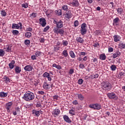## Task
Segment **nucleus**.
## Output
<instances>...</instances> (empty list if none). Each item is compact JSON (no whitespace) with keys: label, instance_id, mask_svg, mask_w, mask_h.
I'll return each mask as SVG.
<instances>
[{"label":"nucleus","instance_id":"1","mask_svg":"<svg viewBox=\"0 0 125 125\" xmlns=\"http://www.w3.org/2000/svg\"><path fill=\"white\" fill-rule=\"evenodd\" d=\"M22 98L25 101L30 102V101L35 99V94L31 91H27L22 97Z\"/></svg>","mask_w":125,"mask_h":125},{"label":"nucleus","instance_id":"2","mask_svg":"<svg viewBox=\"0 0 125 125\" xmlns=\"http://www.w3.org/2000/svg\"><path fill=\"white\" fill-rule=\"evenodd\" d=\"M102 87L104 90H111L112 89V84L108 82H104L101 83Z\"/></svg>","mask_w":125,"mask_h":125},{"label":"nucleus","instance_id":"3","mask_svg":"<svg viewBox=\"0 0 125 125\" xmlns=\"http://www.w3.org/2000/svg\"><path fill=\"white\" fill-rule=\"evenodd\" d=\"M80 32L82 36H84V35H85V34H86V24L85 23H83L81 25V29L80 30Z\"/></svg>","mask_w":125,"mask_h":125},{"label":"nucleus","instance_id":"4","mask_svg":"<svg viewBox=\"0 0 125 125\" xmlns=\"http://www.w3.org/2000/svg\"><path fill=\"white\" fill-rule=\"evenodd\" d=\"M106 95L109 99L118 100V96L116 95V93L114 92L108 93Z\"/></svg>","mask_w":125,"mask_h":125},{"label":"nucleus","instance_id":"5","mask_svg":"<svg viewBox=\"0 0 125 125\" xmlns=\"http://www.w3.org/2000/svg\"><path fill=\"white\" fill-rule=\"evenodd\" d=\"M89 107L93 110H100L102 107L101 105L98 104H89Z\"/></svg>","mask_w":125,"mask_h":125},{"label":"nucleus","instance_id":"6","mask_svg":"<svg viewBox=\"0 0 125 125\" xmlns=\"http://www.w3.org/2000/svg\"><path fill=\"white\" fill-rule=\"evenodd\" d=\"M53 23L57 25V27L56 28H58L59 29H61V28H62L63 26V21H62L61 20H60L59 21L54 20Z\"/></svg>","mask_w":125,"mask_h":125},{"label":"nucleus","instance_id":"7","mask_svg":"<svg viewBox=\"0 0 125 125\" xmlns=\"http://www.w3.org/2000/svg\"><path fill=\"white\" fill-rule=\"evenodd\" d=\"M54 32L56 34H60V35H64V30L63 29H60L58 28H54Z\"/></svg>","mask_w":125,"mask_h":125},{"label":"nucleus","instance_id":"8","mask_svg":"<svg viewBox=\"0 0 125 125\" xmlns=\"http://www.w3.org/2000/svg\"><path fill=\"white\" fill-rule=\"evenodd\" d=\"M22 29V23L21 22H19L17 23H12V29Z\"/></svg>","mask_w":125,"mask_h":125},{"label":"nucleus","instance_id":"9","mask_svg":"<svg viewBox=\"0 0 125 125\" xmlns=\"http://www.w3.org/2000/svg\"><path fill=\"white\" fill-rule=\"evenodd\" d=\"M42 76L43 78H47L48 79V81H49V82H51V80H52V79L51 78V77H52V76H50V74L47 73V72H44Z\"/></svg>","mask_w":125,"mask_h":125},{"label":"nucleus","instance_id":"10","mask_svg":"<svg viewBox=\"0 0 125 125\" xmlns=\"http://www.w3.org/2000/svg\"><path fill=\"white\" fill-rule=\"evenodd\" d=\"M40 24L42 27H45L46 26V20L45 19L42 18L39 19Z\"/></svg>","mask_w":125,"mask_h":125},{"label":"nucleus","instance_id":"11","mask_svg":"<svg viewBox=\"0 0 125 125\" xmlns=\"http://www.w3.org/2000/svg\"><path fill=\"white\" fill-rule=\"evenodd\" d=\"M52 114L53 116L54 117H56V116H58L59 114H60V110L58 109H55L53 110V111L52 112Z\"/></svg>","mask_w":125,"mask_h":125},{"label":"nucleus","instance_id":"12","mask_svg":"<svg viewBox=\"0 0 125 125\" xmlns=\"http://www.w3.org/2000/svg\"><path fill=\"white\" fill-rule=\"evenodd\" d=\"M24 70L26 71V72H31L33 70V66L30 65H26L24 68Z\"/></svg>","mask_w":125,"mask_h":125},{"label":"nucleus","instance_id":"13","mask_svg":"<svg viewBox=\"0 0 125 125\" xmlns=\"http://www.w3.org/2000/svg\"><path fill=\"white\" fill-rule=\"evenodd\" d=\"M12 102H10L8 103H7L6 105V109L7 111V112H8V113H9V112H10V108H11V106H12Z\"/></svg>","mask_w":125,"mask_h":125},{"label":"nucleus","instance_id":"14","mask_svg":"<svg viewBox=\"0 0 125 125\" xmlns=\"http://www.w3.org/2000/svg\"><path fill=\"white\" fill-rule=\"evenodd\" d=\"M63 118L64 121H65L66 123H67L68 124H70V123H72V121H71V119H70V118H69V116L67 115H64L63 116Z\"/></svg>","mask_w":125,"mask_h":125},{"label":"nucleus","instance_id":"15","mask_svg":"<svg viewBox=\"0 0 125 125\" xmlns=\"http://www.w3.org/2000/svg\"><path fill=\"white\" fill-rule=\"evenodd\" d=\"M50 87H52V85H50L49 84H47L46 82L44 83L43 84V88L44 89H49Z\"/></svg>","mask_w":125,"mask_h":125},{"label":"nucleus","instance_id":"16","mask_svg":"<svg viewBox=\"0 0 125 125\" xmlns=\"http://www.w3.org/2000/svg\"><path fill=\"white\" fill-rule=\"evenodd\" d=\"M114 41L115 42H118L121 40V37L119 35H115L113 36Z\"/></svg>","mask_w":125,"mask_h":125},{"label":"nucleus","instance_id":"17","mask_svg":"<svg viewBox=\"0 0 125 125\" xmlns=\"http://www.w3.org/2000/svg\"><path fill=\"white\" fill-rule=\"evenodd\" d=\"M41 113V111H37L35 109L32 110V114L36 117L40 116V113Z\"/></svg>","mask_w":125,"mask_h":125},{"label":"nucleus","instance_id":"18","mask_svg":"<svg viewBox=\"0 0 125 125\" xmlns=\"http://www.w3.org/2000/svg\"><path fill=\"white\" fill-rule=\"evenodd\" d=\"M121 55V53L119 51H116L115 53H113L112 55V57L114 59L119 57Z\"/></svg>","mask_w":125,"mask_h":125},{"label":"nucleus","instance_id":"19","mask_svg":"<svg viewBox=\"0 0 125 125\" xmlns=\"http://www.w3.org/2000/svg\"><path fill=\"white\" fill-rule=\"evenodd\" d=\"M119 22H120V19H119V18H116L113 20V24L115 26H117V25H119Z\"/></svg>","mask_w":125,"mask_h":125},{"label":"nucleus","instance_id":"20","mask_svg":"<svg viewBox=\"0 0 125 125\" xmlns=\"http://www.w3.org/2000/svg\"><path fill=\"white\" fill-rule=\"evenodd\" d=\"M64 15L65 18H67V19H70V18H72V16H73V14H72L71 13H69V12L66 13Z\"/></svg>","mask_w":125,"mask_h":125},{"label":"nucleus","instance_id":"21","mask_svg":"<svg viewBox=\"0 0 125 125\" xmlns=\"http://www.w3.org/2000/svg\"><path fill=\"white\" fill-rule=\"evenodd\" d=\"M15 71L16 74H20L21 71V67L19 66H16L15 68Z\"/></svg>","mask_w":125,"mask_h":125},{"label":"nucleus","instance_id":"22","mask_svg":"<svg viewBox=\"0 0 125 125\" xmlns=\"http://www.w3.org/2000/svg\"><path fill=\"white\" fill-rule=\"evenodd\" d=\"M70 4H72V5H73V6L78 7V6H79V3L77 0H74L72 2L70 3Z\"/></svg>","mask_w":125,"mask_h":125},{"label":"nucleus","instance_id":"23","mask_svg":"<svg viewBox=\"0 0 125 125\" xmlns=\"http://www.w3.org/2000/svg\"><path fill=\"white\" fill-rule=\"evenodd\" d=\"M76 41L77 42H80V43H83V42H84L83 41V39L82 37H77L76 38Z\"/></svg>","mask_w":125,"mask_h":125},{"label":"nucleus","instance_id":"24","mask_svg":"<svg viewBox=\"0 0 125 125\" xmlns=\"http://www.w3.org/2000/svg\"><path fill=\"white\" fill-rule=\"evenodd\" d=\"M14 64H15V61H12L11 62L9 63V68L10 69H13L14 68Z\"/></svg>","mask_w":125,"mask_h":125},{"label":"nucleus","instance_id":"25","mask_svg":"<svg viewBox=\"0 0 125 125\" xmlns=\"http://www.w3.org/2000/svg\"><path fill=\"white\" fill-rule=\"evenodd\" d=\"M6 96H7V93H5L4 92H0V97H1V98H4V97H6Z\"/></svg>","mask_w":125,"mask_h":125},{"label":"nucleus","instance_id":"26","mask_svg":"<svg viewBox=\"0 0 125 125\" xmlns=\"http://www.w3.org/2000/svg\"><path fill=\"white\" fill-rule=\"evenodd\" d=\"M32 37V33L30 32H27L25 33V37L27 38L28 39Z\"/></svg>","mask_w":125,"mask_h":125},{"label":"nucleus","instance_id":"27","mask_svg":"<svg viewBox=\"0 0 125 125\" xmlns=\"http://www.w3.org/2000/svg\"><path fill=\"white\" fill-rule=\"evenodd\" d=\"M3 79H4V81L6 83H10V79L6 77V76H4Z\"/></svg>","mask_w":125,"mask_h":125},{"label":"nucleus","instance_id":"28","mask_svg":"<svg viewBox=\"0 0 125 125\" xmlns=\"http://www.w3.org/2000/svg\"><path fill=\"white\" fill-rule=\"evenodd\" d=\"M69 55L71 58H76V55H75V53L73 51H69Z\"/></svg>","mask_w":125,"mask_h":125},{"label":"nucleus","instance_id":"29","mask_svg":"<svg viewBox=\"0 0 125 125\" xmlns=\"http://www.w3.org/2000/svg\"><path fill=\"white\" fill-rule=\"evenodd\" d=\"M0 14L3 17L6 16V12L4 10L0 11Z\"/></svg>","mask_w":125,"mask_h":125},{"label":"nucleus","instance_id":"30","mask_svg":"<svg viewBox=\"0 0 125 125\" xmlns=\"http://www.w3.org/2000/svg\"><path fill=\"white\" fill-rule=\"evenodd\" d=\"M5 54V52L2 49H0V57H2V56H4Z\"/></svg>","mask_w":125,"mask_h":125},{"label":"nucleus","instance_id":"31","mask_svg":"<svg viewBox=\"0 0 125 125\" xmlns=\"http://www.w3.org/2000/svg\"><path fill=\"white\" fill-rule=\"evenodd\" d=\"M100 59L101 60H106V55L105 54H101L100 56Z\"/></svg>","mask_w":125,"mask_h":125},{"label":"nucleus","instance_id":"32","mask_svg":"<svg viewBox=\"0 0 125 125\" xmlns=\"http://www.w3.org/2000/svg\"><path fill=\"white\" fill-rule=\"evenodd\" d=\"M62 9L64 11H68L69 8H68V5H64L62 7Z\"/></svg>","mask_w":125,"mask_h":125},{"label":"nucleus","instance_id":"33","mask_svg":"<svg viewBox=\"0 0 125 125\" xmlns=\"http://www.w3.org/2000/svg\"><path fill=\"white\" fill-rule=\"evenodd\" d=\"M62 54L65 57H67V56L69 55L68 54V52H67L66 50H64L62 51Z\"/></svg>","mask_w":125,"mask_h":125},{"label":"nucleus","instance_id":"34","mask_svg":"<svg viewBox=\"0 0 125 125\" xmlns=\"http://www.w3.org/2000/svg\"><path fill=\"white\" fill-rule=\"evenodd\" d=\"M119 48H125V43H120L119 44Z\"/></svg>","mask_w":125,"mask_h":125},{"label":"nucleus","instance_id":"35","mask_svg":"<svg viewBox=\"0 0 125 125\" xmlns=\"http://www.w3.org/2000/svg\"><path fill=\"white\" fill-rule=\"evenodd\" d=\"M77 96L78 97V99L80 100H81V101H83V99L84 98L83 97V95L82 94H77Z\"/></svg>","mask_w":125,"mask_h":125},{"label":"nucleus","instance_id":"36","mask_svg":"<svg viewBox=\"0 0 125 125\" xmlns=\"http://www.w3.org/2000/svg\"><path fill=\"white\" fill-rule=\"evenodd\" d=\"M62 45H63V46H67V45H68V44H69V42L67 41L63 40V41H62Z\"/></svg>","mask_w":125,"mask_h":125},{"label":"nucleus","instance_id":"37","mask_svg":"<svg viewBox=\"0 0 125 125\" xmlns=\"http://www.w3.org/2000/svg\"><path fill=\"white\" fill-rule=\"evenodd\" d=\"M12 34L14 36H17V35H18V34H19V31L17 30H13L12 31Z\"/></svg>","mask_w":125,"mask_h":125},{"label":"nucleus","instance_id":"38","mask_svg":"<svg viewBox=\"0 0 125 125\" xmlns=\"http://www.w3.org/2000/svg\"><path fill=\"white\" fill-rule=\"evenodd\" d=\"M110 69H111L112 71H116V69H117V67L115 64H112L110 66Z\"/></svg>","mask_w":125,"mask_h":125},{"label":"nucleus","instance_id":"39","mask_svg":"<svg viewBox=\"0 0 125 125\" xmlns=\"http://www.w3.org/2000/svg\"><path fill=\"white\" fill-rule=\"evenodd\" d=\"M21 6L23 7L24 8H28L29 7V5L27 3H25L21 4Z\"/></svg>","mask_w":125,"mask_h":125},{"label":"nucleus","instance_id":"40","mask_svg":"<svg viewBox=\"0 0 125 125\" xmlns=\"http://www.w3.org/2000/svg\"><path fill=\"white\" fill-rule=\"evenodd\" d=\"M69 113L72 116H75V110L71 109V110H69Z\"/></svg>","mask_w":125,"mask_h":125},{"label":"nucleus","instance_id":"41","mask_svg":"<svg viewBox=\"0 0 125 125\" xmlns=\"http://www.w3.org/2000/svg\"><path fill=\"white\" fill-rule=\"evenodd\" d=\"M117 12H118V13H119L120 14H122V13H123V9H122V8H118L117 9Z\"/></svg>","mask_w":125,"mask_h":125},{"label":"nucleus","instance_id":"42","mask_svg":"<svg viewBox=\"0 0 125 125\" xmlns=\"http://www.w3.org/2000/svg\"><path fill=\"white\" fill-rule=\"evenodd\" d=\"M35 55L37 57H39V56H41V55H42V52L40 51H37L35 53Z\"/></svg>","mask_w":125,"mask_h":125},{"label":"nucleus","instance_id":"43","mask_svg":"<svg viewBox=\"0 0 125 125\" xmlns=\"http://www.w3.org/2000/svg\"><path fill=\"white\" fill-rule=\"evenodd\" d=\"M79 66L80 69H84L85 68V66L83 63H80Z\"/></svg>","mask_w":125,"mask_h":125},{"label":"nucleus","instance_id":"44","mask_svg":"<svg viewBox=\"0 0 125 125\" xmlns=\"http://www.w3.org/2000/svg\"><path fill=\"white\" fill-rule=\"evenodd\" d=\"M74 27H78L79 26V24H80V22L78 21H75L74 22Z\"/></svg>","mask_w":125,"mask_h":125},{"label":"nucleus","instance_id":"45","mask_svg":"<svg viewBox=\"0 0 125 125\" xmlns=\"http://www.w3.org/2000/svg\"><path fill=\"white\" fill-rule=\"evenodd\" d=\"M83 80L82 79H80L78 81V84H83Z\"/></svg>","mask_w":125,"mask_h":125},{"label":"nucleus","instance_id":"46","mask_svg":"<svg viewBox=\"0 0 125 125\" xmlns=\"http://www.w3.org/2000/svg\"><path fill=\"white\" fill-rule=\"evenodd\" d=\"M122 76H125V72L121 71L119 72L118 77L121 78Z\"/></svg>","mask_w":125,"mask_h":125},{"label":"nucleus","instance_id":"47","mask_svg":"<svg viewBox=\"0 0 125 125\" xmlns=\"http://www.w3.org/2000/svg\"><path fill=\"white\" fill-rule=\"evenodd\" d=\"M30 40H26L24 41V43L26 45H29L30 44Z\"/></svg>","mask_w":125,"mask_h":125},{"label":"nucleus","instance_id":"48","mask_svg":"<svg viewBox=\"0 0 125 125\" xmlns=\"http://www.w3.org/2000/svg\"><path fill=\"white\" fill-rule=\"evenodd\" d=\"M36 107H37L38 108L39 107L42 108V104L40 102H38L36 104Z\"/></svg>","mask_w":125,"mask_h":125},{"label":"nucleus","instance_id":"49","mask_svg":"<svg viewBox=\"0 0 125 125\" xmlns=\"http://www.w3.org/2000/svg\"><path fill=\"white\" fill-rule=\"evenodd\" d=\"M82 55L83 56H85V55H86V53L84 52H82L80 53L79 56H82Z\"/></svg>","mask_w":125,"mask_h":125},{"label":"nucleus","instance_id":"50","mask_svg":"<svg viewBox=\"0 0 125 125\" xmlns=\"http://www.w3.org/2000/svg\"><path fill=\"white\" fill-rule=\"evenodd\" d=\"M49 26H46L43 29V32H46L48 30H49Z\"/></svg>","mask_w":125,"mask_h":125},{"label":"nucleus","instance_id":"51","mask_svg":"<svg viewBox=\"0 0 125 125\" xmlns=\"http://www.w3.org/2000/svg\"><path fill=\"white\" fill-rule=\"evenodd\" d=\"M16 111L20 114V107L18 106L15 108Z\"/></svg>","mask_w":125,"mask_h":125},{"label":"nucleus","instance_id":"52","mask_svg":"<svg viewBox=\"0 0 125 125\" xmlns=\"http://www.w3.org/2000/svg\"><path fill=\"white\" fill-rule=\"evenodd\" d=\"M57 12L58 15H62V11L61 10H59L58 11H56Z\"/></svg>","mask_w":125,"mask_h":125},{"label":"nucleus","instance_id":"53","mask_svg":"<svg viewBox=\"0 0 125 125\" xmlns=\"http://www.w3.org/2000/svg\"><path fill=\"white\" fill-rule=\"evenodd\" d=\"M74 73V69H70L69 72V75H73Z\"/></svg>","mask_w":125,"mask_h":125},{"label":"nucleus","instance_id":"54","mask_svg":"<svg viewBox=\"0 0 125 125\" xmlns=\"http://www.w3.org/2000/svg\"><path fill=\"white\" fill-rule=\"evenodd\" d=\"M114 49L112 47H108V52H113Z\"/></svg>","mask_w":125,"mask_h":125},{"label":"nucleus","instance_id":"55","mask_svg":"<svg viewBox=\"0 0 125 125\" xmlns=\"http://www.w3.org/2000/svg\"><path fill=\"white\" fill-rule=\"evenodd\" d=\"M38 94H41V95H43L44 94V92L43 91H39L38 92Z\"/></svg>","mask_w":125,"mask_h":125},{"label":"nucleus","instance_id":"56","mask_svg":"<svg viewBox=\"0 0 125 125\" xmlns=\"http://www.w3.org/2000/svg\"><path fill=\"white\" fill-rule=\"evenodd\" d=\"M36 56L35 55H32L31 56V59H32V60H36L37 59V57H36Z\"/></svg>","mask_w":125,"mask_h":125},{"label":"nucleus","instance_id":"57","mask_svg":"<svg viewBox=\"0 0 125 125\" xmlns=\"http://www.w3.org/2000/svg\"><path fill=\"white\" fill-rule=\"evenodd\" d=\"M6 52H9L11 51V47H8L7 48V49L6 50Z\"/></svg>","mask_w":125,"mask_h":125},{"label":"nucleus","instance_id":"58","mask_svg":"<svg viewBox=\"0 0 125 125\" xmlns=\"http://www.w3.org/2000/svg\"><path fill=\"white\" fill-rule=\"evenodd\" d=\"M26 31H28V32H32V31H33V28L31 27H28L26 28Z\"/></svg>","mask_w":125,"mask_h":125},{"label":"nucleus","instance_id":"59","mask_svg":"<svg viewBox=\"0 0 125 125\" xmlns=\"http://www.w3.org/2000/svg\"><path fill=\"white\" fill-rule=\"evenodd\" d=\"M59 97V96H57V95H55L53 97V99H55V100H58V98Z\"/></svg>","mask_w":125,"mask_h":125},{"label":"nucleus","instance_id":"60","mask_svg":"<svg viewBox=\"0 0 125 125\" xmlns=\"http://www.w3.org/2000/svg\"><path fill=\"white\" fill-rule=\"evenodd\" d=\"M31 16H32V17H34V18H36V17H37V13H33L31 14Z\"/></svg>","mask_w":125,"mask_h":125},{"label":"nucleus","instance_id":"61","mask_svg":"<svg viewBox=\"0 0 125 125\" xmlns=\"http://www.w3.org/2000/svg\"><path fill=\"white\" fill-rule=\"evenodd\" d=\"M56 68V69H58V70H61V69H62V67L61 66V65H57V67Z\"/></svg>","mask_w":125,"mask_h":125},{"label":"nucleus","instance_id":"62","mask_svg":"<svg viewBox=\"0 0 125 125\" xmlns=\"http://www.w3.org/2000/svg\"><path fill=\"white\" fill-rule=\"evenodd\" d=\"M40 42H42V43L44 42V38H41L40 39Z\"/></svg>","mask_w":125,"mask_h":125},{"label":"nucleus","instance_id":"63","mask_svg":"<svg viewBox=\"0 0 125 125\" xmlns=\"http://www.w3.org/2000/svg\"><path fill=\"white\" fill-rule=\"evenodd\" d=\"M72 104L73 105H77L78 104V101L77 100H74Z\"/></svg>","mask_w":125,"mask_h":125},{"label":"nucleus","instance_id":"64","mask_svg":"<svg viewBox=\"0 0 125 125\" xmlns=\"http://www.w3.org/2000/svg\"><path fill=\"white\" fill-rule=\"evenodd\" d=\"M93 62H94V63L95 64H96V63H98V62H97V59L96 58H95L93 60Z\"/></svg>","mask_w":125,"mask_h":125}]
</instances>
